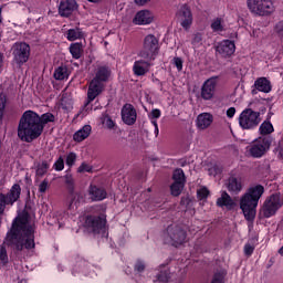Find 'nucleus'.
<instances>
[{"instance_id": "obj_33", "label": "nucleus", "mask_w": 283, "mask_h": 283, "mask_svg": "<svg viewBox=\"0 0 283 283\" xmlns=\"http://www.w3.org/2000/svg\"><path fill=\"white\" fill-rule=\"evenodd\" d=\"M182 189H185L184 182H174L170 186L171 196L178 197L180 193H182Z\"/></svg>"}, {"instance_id": "obj_14", "label": "nucleus", "mask_w": 283, "mask_h": 283, "mask_svg": "<svg viewBox=\"0 0 283 283\" xmlns=\"http://www.w3.org/2000/svg\"><path fill=\"white\" fill-rule=\"evenodd\" d=\"M216 87H218V80L216 77L208 78L201 86V98L211 101L216 94Z\"/></svg>"}, {"instance_id": "obj_43", "label": "nucleus", "mask_w": 283, "mask_h": 283, "mask_svg": "<svg viewBox=\"0 0 283 283\" xmlns=\"http://www.w3.org/2000/svg\"><path fill=\"white\" fill-rule=\"evenodd\" d=\"M53 167L55 171H63V169H65V161L63 160V157H59Z\"/></svg>"}, {"instance_id": "obj_27", "label": "nucleus", "mask_w": 283, "mask_h": 283, "mask_svg": "<svg viewBox=\"0 0 283 283\" xmlns=\"http://www.w3.org/2000/svg\"><path fill=\"white\" fill-rule=\"evenodd\" d=\"M275 132V128L273 127V124L271 120L265 119L261 125L259 126V134L262 136L261 138H266L271 136Z\"/></svg>"}, {"instance_id": "obj_16", "label": "nucleus", "mask_w": 283, "mask_h": 283, "mask_svg": "<svg viewBox=\"0 0 283 283\" xmlns=\"http://www.w3.org/2000/svg\"><path fill=\"white\" fill-rule=\"evenodd\" d=\"M226 188L228 189L231 196H239L244 189V182H242V178L231 176L226 181Z\"/></svg>"}, {"instance_id": "obj_13", "label": "nucleus", "mask_w": 283, "mask_h": 283, "mask_svg": "<svg viewBox=\"0 0 283 283\" xmlns=\"http://www.w3.org/2000/svg\"><path fill=\"white\" fill-rule=\"evenodd\" d=\"M105 224H107V220L105 219V216L101 217H94L88 216L85 220V227L93 231V233H101V231H105Z\"/></svg>"}, {"instance_id": "obj_9", "label": "nucleus", "mask_w": 283, "mask_h": 283, "mask_svg": "<svg viewBox=\"0 0 283 283\" xmlns=\"http://www.w3.org/2000/svg\"><path fill=\"white\" fill-rule=\"evenodd\" d=\"M262 114L252 108H245L239 116V125L241 129H255L262 123Z\"/></svg>"}, {"instance_id": "obj_58", "label": "nucleus", "mask_w": 283, "mask_h": 283, "mask_svg": "<svg viewBox=\"0 0 283 283\" xmlns=\"http://www.w3.org/2000/svg\"><path fill=\"white\" fill-rule=\"evenodd\" d=\"M150 123L154 125V127H158V122L156 119H150Z\"/></svg>"}, {"instance_id": "obj_40", "label": "nucleus", "mask_w": 283, "mask_h": 283, "mask_svg": "<svg viewBox=\"0 0 283 283\" xmlns=\"http://www.w3.org/2000/svg\"><path fill=\"white\" fill-rule=\"evenodd\" d=\"M102 123L104 127H107V129H114V120H112V117H109L108 115H104L102 117Z\"/></svg>"}, {"instance_id": "obj_6", "label": "nucleus", "mask_w": 283, "mask_h": 283, "mask_svg": "<svg viewBox=\"0 0 283 283\" xmlns=\"http://www.w3.org/2000/svg\"><path fill=\"white\" fill-rule=\"evenodd\" d=\"M282 198L279 193H273L265 199L261 209L259 210L260 218H273L282 209Z\"/></svg>"}, {"instance_id": "obj_37", "label": "nucleus", "mask_w": 283, "mask_h": 283, "mask_svg": "<svg viewBox=\"0 0 283 283\" xmlns=\"http://www.w3.org/2000/svg\"><path fill=\"white\" fill-rule=\"evenodd\" d=\"M8 103V97L6 94L0 93V120L3 119V112L6 111V104Z\"/></svg>"}, {"instance_id": "obj_39", "label": "nucleus", "mask_w": 283, "mask_h": 283, "mask_svg": "<svg viewBox=\"0 0 283 283\" xmlns=\"http://www.w3.org/2000/svg\"><path fill=\"white\" fill-rule=\"evenodd\" d=\"M226 275H227V272L224 271H219L214 273L211 283H224Z\"/></svg>"}, {"instance_id": "obj_5", "label": "nucleus", "mask_w": 283, "mask_h": 283, "mask_svg": "<svg viewBox=\"0 0 283 283\" xmlns=\"http://www.w3.org/2000/svg\"><path fill=\"white\" fill-rule=\"evenodd\" d=\"M273 137H259L247 146V153L252 158H262L271 149Z\"/></svg>"}, {"instance_id": "obj_55", "label": "nucleus", "mask_w": 283, "mask_h": 283, "mask_svg": "<svg viewBox=\"0 0 283 283\" xmlns=\"http://www.w3.org/2000/svg\"><path fill=\"white\" fill-rule=\"evenodd\" d=\"M208 172L209 176H218V174H220V168H218V166H212L209 168Z\"/></svg>"}, {"instance_id": "obj_42", "label": "nucleus", "mask_w": 283, "mask_h": 283, "mask_svg": "<svg viewBox=\"0 0 283 283\" xmlns=\"http://www.w3.org/2000/svg\"><path fill=\"white\" fill-rule=\"evenodd\" d=\"M191 43L193 48H200L202 45V33H195Z\"/></svg>"}, {"instance_id": "obj_29", "label": "nucleus", "mask_w": 283, "mask_h": 283, "mask_svg": "<svg viewBox=\"0 0 283 283\" xmlns=\"http://www.w3.org/2000/svg\"><path fill=\"white\" fill-rule=\"evenodd\" d=\"M53 76L55 81H65V78H69L70 72L67 71V66H59L55 69Z\"/></svg>"}, {"instance_id": "obj_57", "label": "nucleus", "mask_w": 283, "mask_h": 283, "mask_svg": "<svg viewBox=\"0 0 283 283\" xmlns=\"http://www.w3.org/2000/svg\"><path fill=\"white\" fill-rule=\"evenodd\" d=\"M149 1H151V0H134L136 6H147V3H149Z\"/></svg>"}, {"instance_id": "obj_51", "label": "nucleus", "mask_w": 283, "mask_h": 283, "mask_svg": "<svg viewBox=\"0 0 283 283\" xmlns=\"http://www.w3.org/2000/svg\"><path fill=\"white\" fill-rule=\"evenodd\" d=\"M161 116L160 109L155 108L150 112L149 118L150 119H158Z\"/></svg>"}, {"instance_id": "obj_31", "label": "nucleus", "mask_w": 283, "mask_h": 283, "mask_svg": "<svg viewBox=\"0 0 283 283\" xmlns=\"http://www.w3.org/2000/svg\"><path fill=\"white\" fill-rule=\"evenodd\" d=\"M48 169H50V164L48 161H42L35 167V176L38 178H43L48 174Z\"/></svg>"}, {"instance_id": "obj_46", "label": "nucleus", "mask_w": 283, "mask_h": 283, "mask_svg": "<svg viewBox=\"0 0 283 283\" xmlns=\"http://www.w3.org/2000/svg\"><path fill=\"white\" fill-rule=\"evenodd\" d=\"M74 163H76V153H70L66 156V165H67V167L74 166Z\"/></svg>"}, {"instance_id": "obj_62", "label": "nucleus", "mask_w": 283, "mask_h": 283, "mask_svg": "<svg viewBox=\"0 0 283 283\" xmlns=\"http://www.w3.org/2000/svg\"><path fill=\"white\" fill-rule=\"evenodd\" d=\"M280 255H283V247L279 250Z\"/></svg>"}, {"instance_id": "obj_50", "label": "nucleus", "mask_w": 283, "mask_h": 283, "mask_svg": "<svg viewBox=\"0 0 283 283\" xmlns=\"http://www.w3.org/2000/svg\"><path fill=\"white\" fill-rule=\"evenodd\" d=\"M274 31L281 39H283V21L276 23Z\"/></svg>"}, {"instance_id": "obj_59", "label": "nucleus", "mask_w": 283, "mask_h": 283, "mask_svg": "<svg viewBox=\"0 0 283 283\" xmlns=\"http://www.w3.org/2000/svg\"><path fill=\"white\" fill-rule=\"evenodd\" d=\"M3 65V54L0 53V67Z\"/></svg>"}, {"instance_id": "obj_8", "label": "nucleus", "mask_w": 283, "mask_h": 283, "mask_svg": "<svg viewBox=\"0 0 283 283\" xmlns=\"http://www.w3.org/2000/svg\"><path fill=\"white\" fill-rule=\"evenodd\" d=\"M164 242L171 247H180L187 242V231L179 226H169L164 234Z\"/></svg>"}, {"instance_id": "obj_60", "label": "nucleus", "mask_w": 283, "mask_h": 283, "mask_svg": "<svg viewBox=\"0 0 283 283\" xmlns=\"http://www.w3.org/2000/svg\"><path fill=\"white\" fill-rule=\"evenodd\" d=\"M159 132H160V130L158 129V126L155 127V136H158Z\"/></svg>"}, {"instance_id": "obj_47", "label": "nucleus", "mask_w": 283, "mask_h": 283, "mask_svg": "<svg viewBox=\"0 0 283 283\" xmlns=\"http://www.w3.org/2000/svg\"><path fill=\"white\" fill-rule=\"evenodd\" d=\"M0 262L2 264H8V251L6 248H0Z\"/></svg>"}, {"instance_id": "obj_32", "label": "nucleus", "mask_w": 283, "mask_h": 283, "mask_svg": "<svg viewBox=\"0 0 283 283\" xmlns=\"http://www.w3.org/2000/svg\"><path fill=\"white\" fill-rule=\"evenodd\" d=\"M81 52H83V45L81 43H72L70 45V53L73 59H78L81 56Z\"/></svg>"}, {"instance_id": "obj_17", "label": "nucleus", "mask_w": 283, "mask_h": 283, "mask_svg": "<svg viewBox=\"0 0 283 283\" xmlns=\"http://www.w3.org/2000/svg\"><path fill=\"white\" fill-rule=\"evenodd\" d=\"M217 52L224 59L235 53V42L231 40H223L217 45Z\"/></svg>"}, {"instance_id": "obj_21", "label": "nucleus", "mask_w": 283, "mask_h": 283, "mask_svg": "<svg viewBox=\"0 0 283 283\" xmlns=\"http://www.w3.org/2000/svg\"><path fill=\"white\" fill-rule=\"evenodd\" d=\"M154 21V14L149 10H142L133 19L135 25H149Z\"/></svg>"}, {"instance_id": "obj_28", "label": "nucleus", "mask_w": 283, "mask_h": 283, "mask_svg": "<svg viewBox=\"0 0 283 283\" xmlns=\"http://www.w3.org/2000/svg\"><path fill=\"white\" fill-rule=\"evenodd\" d=\"M254 87L258 90V92L269 94V92H271V81H269L266 77H259L254 82Z\"/></svg>"}, {"instance_id": "obj_52", "label": "nucleus", "mask_w": 283, "mask_h": 283, "mask_svg": "<svg viewBox=\"0 0 283 283\" xmlns=\"http://www.w3.org/2000/svg\"><path fill=\"white\" fill-rule=\"evenodd\" d=\"M48 187H49V182L46 179H44L40 186H39V191L40 193H45V191H48Z\"/></svg>"}, {"instance_id": "obj_18", "label": "nucleus", "mask_w": 283, "mask_h": 283, "mask_svg": "<svg viewBox=\"0 0 283 283\" xmlns=\"http://www.w3.org/2000/svg\"><path fill=\"white\" fill-rule=\"evenodd\" d=\"M77 8L76 0H60L59 14L60 17H70Z\"/></svg>"}, {"instance_id": "obj_54", "label": "nucleus", "mask_w": 283, "mask_h": 283, "mask_svg": "<svg viewBox=\"0 0 283 283\" xmlns=\"http://www.w3.org/2000/svg\"><path fill=\"white\" fill-rule=\"evenodd\" d=\"M174 65L177 67L178 72H182V59L175 57Z\"/></svg>"}, {"instance_id": "obj_56", "label": "nucleus", "mask_w": 283, "mask_h": 283, "mask_svg": "<svg viewBox=\"0 0 283 283\" xmlns=\"http://www.w3.org/2000/svg\"><path fill=\"white\" fill-rule=\"evenodd\" d=\"M226 114L229 118H233L235 116V107L228 108Z\"/></svg>"}, {"instance_id": "obj_63", "label": "nucleus", "mask_w": 283, "mask_h": 283, "mask_svg": "<svg viewBox=\"0 0 283 283\" xmlns=\"http://www.w3.org/2000/svg\"><path fill=\"white\" fill-rule=\"evenodd\" d=\"M0 23H1V8H0Z\"/></svg>"}, {"instance_id": "obj_34", "label": "nucleus", "mask_w": 283, "mask_h": 283, "mask_svg": "<svg viewBox=\"0 0 283 283\" xmlns=\"http://www.w3.org/2000/svg\"><path fill=\"white\" fill-rule=\"evenodd\" d=\"M169 271L164 270L156 275V280L154 281V283H167L169 282Z\"/></svg>"}, {"instance_id": "obj_3", "label": "nucleus", "mask_w": 283, "mask_h": 283, "mask_svg": "<svg viewBox=\"0 0 283 283\" xmlns=\"http://www.w3.org/2000/svg\"><path fill=\"white\" fill-rule=\"evenodd\" d=\"M264 196V186L256 185L247 189L240 198V209L248 222H253L258 213L260 198Z\"/></svg>"}, {"instance_id": "obj_30", "label": "nucleus", "mask_w": 283, "mask_h": 283, "mask_svg": "<svg viewBox=\"0 0 283 283\" xmlns=\"http://www.w3.org/2000/svg\"><path fill=\"white\" fill-rule=\"evenodd\" d=\"M83 38V31L78 28L70 29L66 32L67 41H78V39Z\"/></svg>"}, {"instance_id": "obj_23", "label": "nucleus", "mask_w": 283, "mask_h": 283, "mask_svg": "<svg viewBox=\"0 0 283 283\" xmlns=\"http://www.w3.org/2000/svg\"><path fill=\"white\" fill-rule=\"evenodd\" d=\"M112 76V70L107 66H98L95 72V76L93 81H97L98 83L106 84Z\"/></svg>"}, {"instance_id": "obj_35", "label": "nucleus", "mask_w": 283, "mask_h": 283, "mask_svg": "<svg viewBox=\"0 0 283 283\" xmlns=\"http://www.w3.org/2000/svg\"><path fill=\"white\" fill-rule=\"evenodd\" d=\"M211 28L213 32H223L224 31V24H222V19L217 18L212 21Z\"/></svg>"}, {"instance_id": "obj_22", "label": "nucleus", "mask_w": 283, "mask_h": 283, "mask_svg": "<svg viewBox=\"0 0 283 283\" xmlns=\"http://www.w3.org/2000/svg\"><path fill=\"white\" fill-rule=\"evenodd\" d=\"M217 207L221 209L227 208L231 211L235 207V201L231 198V195L227 191H222L220 198L217 199Z\"/></svg>"}, {"instance_id": "obj_11", "label": "nucleus", "mask_w": 283, "mask_h": 283, "mask_svg": "<svg viewBox=\"0 0 283 283\" xmlns=\"http://www.w3.org/2000/svg\"><path fill=\"white\" fill-rule=\"evenodd\" d=\"M176 18L178 23H180L181 28H184V30H189L193 24V13L191 12V8H189V6L187 4H182L178 9Z\"/></svg>"}, {"instance_id": "obj_10", "label": "nucleus", "mask_w": 283, "mask_h": 283, "mask_svg": "<svg viewBox=\"0 0 283 283\" xmlns=\"http://www.w3.org/2000/svg\"><path fill=\"white\" fill-rule=\"evenodd\" d=\"M19 198H21V186L19 184H14L7 195L0 193V216H3L7 205L12 207Z\"/></svg>"}, {"instance_id": "obj_44", "label": "nucleus", "mask_w": 283, "mask_h": 283, "mask_svg": "<svg viewBox=\"0 0 283 283\" xmlns=\"http://www.w3.org/2000/svg\"><path fill=\"white\" fill-rule=\"evenodd\" d=\"M64 182L67 185L69 189H74V177H72V174L64 176Z\"/></svg>"}, {"instance_id": "obj_49", "label": "nucleus", "mask_w": 283, "mask_h": 283, "mask_svg": "<svg viewBox=\"0 0 283 283\" xmlns=\"http://www.w3.org/2000/svg\"><path fill=\"white\" fill-rule=\"evenodd\" d=\"M86 266H87V263L85 261H81L75 265L74 271H80L81 273H85Z\"/></svg>"}, {"instance_id": "obj_19", "label": "nucleus", "mask_w": 283, "mask_h": 283, "mask_svg": "<svg viewBox=\"0 0 283 283\" xmlns=\"http://www.w3.org/2000/svg\"><path fill=\"white\" fill-rule=\"evenodd\" d=\"M136 108L132 104H126L122 108V119L125 125H134L136 123Z\"/></svg>"}, {"instance_id": "obj_38", "label": "nucleus", "mask_w": 283, "mask_h": 283, "mask_svg": "<svg viewBox=\"0 0 283 283\" xmlns=\"http://www.w3.org/2000/svg\"><path fill=\"white\" fill-rule=\"evenodd\" d=\"M226 275H227V272L224 271H219L214 273L211 283H224Z\"/></svg>"}, {"instance_id": "obj_41", "label": "nucleus", "mask_w": 283, "mask_h": 283, "mask_svg": "<svg viewBox=\"0 0 283 283\" xmlns=\"http://www.w3.org/2000/svg\"><path fill=\"white\" fill-rule=\"evenodd\" d=\"M147 264L145 263V261L138 259L136 262H135V265H134V270L137 272V273H143L146 269Z\"/></svg>"}, {"instance_id": "obj_64", "label": "nucleus", "mask_w": 283, "mask_h": 283, "mask_svg": "<svg viewBox=\"0 0 283 283\" xmlns=\"http://www.w3.org/2000/svg\"><path fill=\"white\" fill-rule=\"evenodd\" d=\"M74 198H76V195H73Z\"/></svg>"}, {"instance_id": "obj_12", "label": "nucleus", "mask_w": 283, "mask_h": 283, "mask_svg": "<svg viewBox=\"0 0 283 283\" xmlns=\"http://www.w3.org/2000/svg\"><path fill=\"white\" fill-rule=\"evenodd\" d=\"M30 59V44L25 42L13 44V60L18 65H23L28 63Z\"/></svg>"}, {"instance_id": "obj_45", "label": "nucleus", "mask_w": 283, "mask_h": 283, "mask_svg": "<svg viewBox=\"0 0 283 283\" xmlns=\"http://www.w3.org/2000/svg\"><path fill=\"white\" fill-rule=\"evenodd\" d=\"M197 196L199 200H206V198H209V189L207 188H201L197 191Z\"/></svg>"}, {"instance_id": "obj_48", "label": "nucleus", "mask_w": 283, "mask_h": 283, "mask_svg": "<svg viewBox=\"0 0 283 283\" xmlns=\"http://www.w3.org/2000/svg\"><path fill=\"white\" fill-rule=\"evenodd\" d=\"M77 171H78V174H83V172H85V171L90 174V171H92V166H90V165L83 163V164L78 167Z\"/></svg>"}, {"instance_id": "obj_25", "label": "nucleus", "mask_w": 283, "mask_h": 283, "mask_svg": "<svg viewBox=\"0 0 283 283\" xmlns=\"http://www.w3.org/2000/svg\"><path fill=\"white\" fill-rule=\"evenodd\" d=\"M211 123H213V115L209 113H201L196 120L198 129H207L211 127Z\"/></svg>"}, {"instance_id": "obj_1", "label": "nucleus", "mask_w": 283, "mask_h": 283, "mask_svg": "<svg viewBox=\"0 0 283 283\" xmlns=\"http://www.w3.org/2000/svg\"><path fill=\"white\" fill-rule=\"evenodd\" d=\"M7 247L15 251H32L34 243V227L30 224L28 214H19L13 221L6 237Z\"/></svg>"}, {"instance_id": "obj_53", "label": "nucleus", "mask_w": 283, "mask_h": 283, "mask_svg": "<svg viewBox=\"0 0 283 283\" xmlns=\"http://www.w3.org/2000/svg\"><path fill=\"white\" fill-rule=\"evenodd\" d=\"M253 251H255V248L251 244H245L244 245V253L245 255L250 256V255H253Z\"/></svg>"}, {"instance_id": "obj_36", "label": "nucleus", "mask_w": 283, "mask_h": 283, "mask_svg": "<svg viewBox=\"0 0 283 283\" xmlns=\"http://www.w3.org/2000/svg\"><path fill=\"white\" fill-rule=\"evenodd\" d=\"M172 179L175 182H182L185 185V171L181 168H177L174 171Z\"/></svg>"}, {"instance_id": "obj_26", "label": "nucleus", "mask_w": 283, "mask_h": 283, "mask_svg": "<svg viewBox=\"0 0 283 283\" xmlns=\"http://www.w3.org/2000/svg\"><path fill=\"white\" fill-rule=\"evenodd\" d=\"M90 134H92V126L84 125L81 129L74 133L73 140H75V143H83V140L90 138Z\"/></svg>"}, {"instance_id": "obj_20", "label": "nucleus", "mask_w": 283, "mask_h": 283, "mask_svg": "<svg viewBox=\"0 0 283 283\" xmlns=\"http://www.w3.org/2000/svg\"><path fill=\"white\" fill-rule=\"evenodd\" d=\"M107 198V191L98 186L91 185L88 188V200L92 202H101Z\"/></svg>"}, {"instance_id": "obj_4", "label": "nucleus", "mask_w": 283, "mask_h": 283, "mask_svg": "<svg viewBox=\"0 0 283 283\" xmlns=\"http://www.w3.org/2000/svg\"><path fill=\"white\" fill-rule=\"evenodd\" d=\"M247 6L254 17H270L275 12L273 0H247Z\"/></svg>"}, {"instance_id": "obj_7", "label": "nucleus", "mask_w": 283, "mask_h": 283, "mask_svg": "<svg viewBox=\"0 0 283 283\" xmlns=\"http://www.w3.org/2000/svg\"><path fill=\"white\" fill-rule=\"evenodd\" d=\"M159 50L160 45L158 43V38L154 34H148L144 38L143 49L139 52V56L146 61H154Z\"/></svg>"}, {"instance_id": "obj_2", "label": "nucleus", "mask_w": 283, "mask_h": 283, "mask_svg": "<svg viewBox=\"0 0 283 283\" xmlns=\"http://www.w3.org/2000/svg\"><path fill=\"white\" fill-rule=\"evenodd\" d=\"M56 118L52 113H44L41 116L34 111H25L18 125V138L24 143H32L43 134L48 123H54Z\"/></svg>"}, {"instance_id": "obj_61", "label": "nucleus", "mask_w": 283, "mask_h": 283, "mask_svg": "<svg viewBox=\"0 0 283 283\" xmlns=\"http://www.w3.org/2000/svg\"><path fill=\"white\" fill-rule=\"evenodd\" d=\"M74 205H76V203H74V200L70 203V206H69V208L70 209H74Z\"/></svg>"}, {"instance_id": "obj_15", "label": "nucleus", "mask_w": 283, "mask_h": 283, "mask_svg": "<svg viewBox=\"0 0 283 283\" xmlns=\"http://www.w3.org/2000/svg\"><path fill=\"white\" fill-rule=\"evenodd\" d=\"M105 92V84L96 80H92L87 91V104L95 101L97 96H101Z\"/></svg>"}, {"instance_id": "obj_24", "label": "nucleus", "mask_w": 283, "mask_h": 283, "mask_svg": "<svg viewBox=\"0 0 283 283\" xmlns=\"http://www.w3.org/2000/svg\"><path fill=\"white\" fill-rule=\"evenodd\" d=\"M149 61L151 60H138L134 63L133 71L136 76H145L149 72Z\"/></svg>"}]
</instances>
